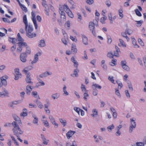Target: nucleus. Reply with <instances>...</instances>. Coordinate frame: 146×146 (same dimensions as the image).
<instances>
[{
    "label": "nucleus",
    "mask_w": 146,
    "mask_h": 146,
    "mask_svg": "<svg viewBox=\"0 0 146 146\" xmlns=\"http://www.w3.org/2000/svg\"><path fill=\"white\" fill-rule=\"evenodd\" d=\"M77 52V49L76 48V45L74 44H72L71 46V52L73 54H76Z\"/></svg>",
    "instance_id": "nucleus-12"
},
{
    "label": "nucleus",
    "mask_w": 146,
    "mask_h": 146,
    "mask_svg": "<svg viewBox=\"0 0 146 146\" xmlns=\"http://www.w3.org/2000/svg\"><path fill=\"white\" fill-rule=\"evenodd\" d=\"M125 33L129 35H130L132 33V31L131 29H125Z\"/></svg>",
    "instance_id": "nucleus-40"
},
{
    "label": "nucleus",
    "mask_w": 146,
    "mask_h": 146,
    "mask_svg": "<svg viewBox=\"0 0 146 146\" xmlns=\"http://www.w3.org/2000/svg\"><path fill=\"white\" fill-rule=\"evenodd\" d=\"M81 89L82 91L83 92H86V89L85 87V86L82 84L81 86Z\"/></svg>",
    "instance_id": "nucleus-51"
},
{
    "label": "nucleus",
    "mask_w": 146,
    "mask_h": 146,
    "mask_svg": "<svg viewBox=\"0 0 146 146\" xmlns=\"http://www.w3.org/2000/svg\"><path fill=\"white\" fill-rule=\"evenodd\" d=\"M26 93L28 95L30 94L32 90V88L31 87V86L29 85H28L26 86Z\"/></svg>",
    "instance_id": "nucleus-18"
},
{
    "label": "nucleus",
    "mask_w": 146,
    "mask_h": 146,
    "mask_svg": "<svg viewBox=\"0 0 146 146\" xmlns=\"http://www.w3.org/2000/svg\"><path fill=\"white\" fill-rule=\"evenodd\" d=\"M70 39L73 41H74V42H77V39L76 38V37H75L72 36H70Z\"/></svg>",
    "instance_id": "nucleus-60"
},
{
    "label": "nucleus",
    "mask_w": 146,
    "mask_h": 146,
    "mask_svg": "<svg viewBox=\"0 0 146 146\" xmlns=\"http://www.w3.org/2000/svg\"><path fill=\"white\" fill-rule=\"evenodd\" d=\"M115 49L116 51H114V55L115 56L118 57L119 56V52L120 51V49L117 46H115Z\"/></svg>",
    "instance_id": "nucleus-22"
},
{
    "label": "nucleus",
    "mask_w": 146,
    "mask_h": 146,
    "mask_svg": "<svg viewBox=\"0 0 146 146\" xmlns=\"http://www.w3.org/2000/svg\"><path fill=\"white\" fill-rule=\"evenodd\" d=\"M108 43V44H110L112 41V40L110 36L109 35H107Z\"/></svg>",
    "instance_id": "nucleus-56"
},
{
    "label": "nucleus",
    "mask_w": 146,
    "mask_h": 146,
    "mask_svg": "<svg viewBox=\"0 0 146 146\" xmlns=\"http://www.w3.org/2000/svg\"><path fill=\"white\" fill-rule=\"evenodd\" d=\"M25 29L26 31V33L30 32H33V29L32 25L30 24L28 25L26 29V26H25Z\"/></svg>",
    "instance_id": "nucleus-14"
},
{
    "label": "nucleus",
    "mask_w": 146,
    "mask_h": 146,
    "mask_svg": "<svg viewBox=\"0 0 146 146\" xmlns=\"http://www.w3.org/2000/svg\"><path fill=\"white\" fill-rule=\"evenodd\" d=\"M25 53H26L27 55L30 54H31V50L30 48L27 46L26 48V51L25 52H24Z\"/></svg>",
    "instance_id": "nucleus-33"
},
{
    "label": "nucleus",
    "mask_w": 146,
    "mask_h": 146,
    "mask_svg": "<svg viewBox=\"0 0 146 146\" xmlns=\"http://www.w3.org/2000/svg\"><path fill=\"white\" fill-rule=\"evenodd\" d=\"M92 87L93 89L97 88L100 89L102 88V86H101L99 85L98 84L94 83H93Z\"/></svg>",
    "instance_id": "nucleus-25"
},
{
    "label": "nucleus",
    "mask_w": 146,
    "mask_h": 146,
    "mask_svg": "<svg viewBox=\"0 0 146 146\" xmlns=\"http://www.w3.org/2000/svg\"><path fill=\"white\" fill-rule=\"evenodd\" d=\"M3 21L5 22L8 23H11L10 21L7 18H2Z\"/></svg>",
    "instance_id": "nucleus-64"
},
{
    "label": "nucleus",
    "mask_w": 146,
    "mask_h": 146,
    "mask_svg": "<svg viewBox=\"0 0 146 146\" xmlns=\"http://www.w3.org/2000/svg\"><path fill=\"white\" fill-rule=\"evenodd\" d=\"M20 6L22 9L25 12L27 11V8L24 5H23L22 4V5H20Z\"/></svg>",
    "instance_id": "nucleus-61"
},
{
    "label": "nucleus",
    "mask_w": 146,
    "mask_h": 146,
    "mask_svg": "<svg viewBox=\"0 0 146 146\" xmlns=\"http://www.w3.org/2000/svg\"><path fill=\"white\" fill-rule=\"evenodd\" d=\"M123 68L125 70L128 71L129 70V68L126 64L122 66Z\"/></svg>",
    "instance_id": "nucleus-45"
},
{
    "label": "nucleus",
    "mask_w": 146,
    "mask_h": 146,
    "mask_svg": "<svg viewBox=\"0 0 146 146\" xmlns=\"http://www.w3.org/2000/svg\"><path fill=\"white\" fill-rule=\"evenodd\" d=\"M132 40L133 44L135 46V47L139 48V46L137 44V42L136 40L134 38H132Z\"/></svg>",
    "instance_id": "nucleus-38"
},
{
    "label": "nucleus",
    "mask_w": 146,
    "mask_h": 146,
    "mask_svg": "<svg viewBox=\"0 0 146 146\" xmlns=\"http://www.w3.org/2000/svg\"><path fill=\"white\" fill-rule=\"evenodd\" d=\"M84 95V99L86 101H87V97L89 96V95L86 92H85L83 94Z\"/></svg>",
    "instance_id": "nucleus-57"
},
{
    "label": "nucleus",
    "mask_w": 146,
    "mask_h": 146,
    "mask_svg": "<svg viewBox=\"0 0 146 146\" xmlns=\"http://www.w3.org/2000/svg\"><path fill=\"white\" fill-rule=\"evenodd\" d=\"M94 23L93 22H90L89 23V28L90 30L92 31L94 36H96V34L95 31Z\"/></svg>",
    "instance_id": "nucleus-4"
},
{
    "label": "nucleus",
    "mask_w": 146,
    "mask_h": 146,
    "mask_svg": "<svg viewBox=\"0 0 146 146\" xmlns=\"http://www.w3.org/2000/svg\"><path fill=\"white\" fill-rule=\"evenodd\" d=\"M84 56L83 57V59L85 60L88 59V56L87 55L86 52L85 50L84 52Z\"/></svg>",
    "instance_id": "nucleus-58"
},
{
    "label": "nucleus",
    "mask_w": 146,
    "mask_h": 146,
    "mask_svg": "<svg viewBox=\"0 0 146 146\" xmlns=\"http://www.w3.org/2000/svg\"><path fill=\"white\" fill-rule=\"evenodd\" d=\"M23 20V22L25 24V26H26V29L28 25L26 15H25L24 16Z\"/></svg>",
    "instance_id": "nucleus-23"
},
{
    "label": "nucleus",
    "mask_w": 146,
    "mask_h": 146,
    "mask_svg": "<svg viewBox=\"0 0 146 146\" xmlns=\"http://www.w3.org/2000/svg\"><path fill=\"white\" fill-rule=\"evenodd\" d=\"M107 56L110 58H112L113 56V55L112 53L109 52L107 54Z\"/></svg>",
    "instance_id": "nucleus-52"
},
{
    "label": "nucleus",
    "mask_w": 146,
    "mask_h": 146,
    "mask_svg": "<svg viewBox=\"0 0 146 146\" xmlns=\"http://www.w3.org/2000/svg\"><path fill=\"white\" fill-rule=\"evenodd\" d=\"M45 85V83L44 82H39L37 83L36 84V87L38 88L39 86H42Z\"/></svg>",
    "instance_id": "nucleus-39"
},
{
    "label": "nucleus",
    "mask_w": 146,
    "mask_h": 146,
    "mask_svg": "<svg viewBox=\"0 0 146 146\" xmlns=\"http://www.w3.org/2000/svg\"><path fill=\"white\" fill-rule=\"evenodd\" d=\"M32 95L33 96H35L36 98H40L39 96L37 95V92L36 91H33L32 93Z\"/></svg>",
    "instance_id": "nucleus-43"
},
{
    "label": "nucleus",
    "mask_w": 146,
    "mask_h": 146,
    "mask_svg": "<svg viewBox=\"0 0 146 146\" xmlns=\"http://www.w3.org/2000/svg\"><path fill=\"white\" fill-rule=\"evenodd\" d=\"M14 118L15 121V122H16L17 124H18V123H21V119L19 117L16 116L14 117Z\"/></svg>",
    "instance_id": "nucleus-37"
},
{
    "label": "nucleus",
    "mask_w": 146,
    "mask_h": 146,
    "mask_svg": "<svg viewBox=\"0 0 146 146\" xmlns=\"http://www.w3.org/2000/svg\"><path fill=\"white\" fill-rule=\"evenodd\" d=\"M8 77L6 75H5L0 78V87L2 86L3 85H6L7 84V81L6 80L7 79Z\"/></svg>",
    "instance_id": "nucleus-3"
},
{
    "label": "nucleus",
    "mask_w": 146,
    "mask_h": 146,
    "mask_svg": "<svg viewBox=\"0 0 146 146\" xmlns=\"http://www.w3.org/2000/svg\"><path fill=\"white\" fill-rule=\"evenodd\" d=\"M49 118L52 124L56 126V128L58 127V124L57 123H56L55 119L53 116L52 115H49Z\"/></svg>",
    "instance_id": "nucleus-8"
},
{
    "label": "nucleus",
    "mask_w": 146,
    "mask_h": 146,
    "mask_svg": "<svg viewBox=\"0 0 146 146\" xmlns=\"http://www.w3.org/2000/svg\"><path fill=\"white\" fill-rule=\"evenodd\" d=\"M33 117L34 118V120H33V123L34 124H37L38 121V118L36 117L35 115H33Z\"/></svg>",
    "instance_id": "nucleus-27"
},
{
    "label": "nucleus",
    "mask_w": 146,
    "mask_h": 146,
    "mask_svg": "<svg viewBox=\"0 0 146 146\" xmlns=\"http://www.w3.org/2000/svg\"><path fill=\"white\" fill-rule=\"evenodd\" d=\"M38 53L35 54L34 56V58L33 61H32L31 62V64H34L36 63L38 60Z\"/></svg>",
    "instance_id": "nucleus-17"
},
{
    "label": "nucleus",
    "mask_w": 146,
    "mask_h": 146,
    "mask_svg": "<svg viewBox=\"0 0 146 146\" xmlns=\"http://www.w3.org/2000/svg\"><path fill=\"white\" fill-rule=\"evenodd\" d=\"M136 146H144V143L143 142H137L136 143Z\"/></svg>",
    "instance_id": "nucleus-47"
},
{
    "label": "nucleus",
    "mask_w": 146,
    "mask_h": 146,
    "mask_svg": "<svg viewBox=\"0 0 146 146\" xmlns=\"http://www.w3.org/2000/svg\"><path fill=\"white\" fill-rule=\"evenodd\" d=\"M22 76L21 74H15V80H18L19 78H21Z\"/></svg>",
    "instance_id": "nucleus-35"
},
{
    "label": "nucleus",
    "mask_w": 146,
    "mask_h": 146,
    "mask_svg": "<svg viewBox=\"0 0 146 146\" xmlns=\"http://www.w3.org/2000/svg\"><path fill=\"white\" fill-rule=\"evenodd\" d=\"M135 21L137 23H136V26L138 27L141 26L143 23V21L142 20L136 21Z\"/></svg>",
    "instance_id": "nucleus-44"
},
{
    "label": "nucleus",
    "mask_w": 146,
    "mask_h": 146,
    "mask_svg": "<svg viewBox=\"0 0 146 146\" xmlns=\"http://www.w3.org/2000/svg\"><path fill=\"white\" fill-rule=\"evenodd\" d=\"M3 91L0 92V98L3 97L5 96H7L9 94V93L7 91L5 88L3 89Z\"/></svg>",
    "instance_id": "nucleus-11"
},
{
    "label": "nucleus",
    "mask_w": 146,
    "mask_h": 146,
    "mask_svg": "<svg viewBox=\"0 0 146 146\" xmlns=\"http://www.w3.org/2000/svg\"><path fill=\"white\" fill-rule=\"evenodd\" d=\"M19 47L17 48V51L18 52H21L22 50L23 47H26L27 46L26 43L25 42H19L17 43Z\"/></svg>",
    "instance_id": "nucleus-2"
},
{
    "label": "nucleus",
    "mask_w": 146,
    "mask_h": 146,
    "mask_svg": "<svg viewBox=\"0 0 146 146\" xmlns=\"http://www.w3.org/2000/svg\"><path fill=\"white\" fill-rule=\"evenodd\" d=\"M59 120L60 122L62 124L64 127L66 125L67 123L65 119L60 118L59 119Z\"/></svg>",
    "instance_id": "nucleus-28"
},
{
    "label": "nucleus",
    "mask_w": 146,
    "mask_h": 146,
    "mask_svg": "<svg viewBox=\"0 0 146 146\" xmlns=\"http://www.w3.org/2000/svg\"><path fill=\"white\" fill-rule=\"evenodd\" d=\"M64 9L65 10L66 12L70 10L68 5H64Z\"/></svg>",
    "instance_id": "nucleus-53"
},
{
    "label": "nucleus",
    "mask_w": 146,
    "mask_h": 146,
    "mask_svg": "<svg viewBox=\"0 0 146 146\" xmlns=\"http://www.w3.org/2000/svg\"><path fill=\"white\" fill-rule=\"evenodd\" d=\"M33 68V66H29L25 68L23 71L25 74H30L28 71L29 70H31Z\"/></svg>",
    "instance_id": "nucleus-13"
},
{
    "label": "nucleus",
    "mask_w": 146,
    "mask_h": 146,
    "mask_svg": "<svg viewBox=\"0 0 146 146\" xmlns=\"http://www.w3.org/2000/svg\"><path fill=\"white\" fill-rule=\"evenodd\" d=\"M117 60L115 59L112 60L111 62L109 63V64L111 66H114L116 64Z\"/></svg>",
    "instance_id": "nucleus-31"
},
{
    "label": "nucleus",
    "mask_w": 146,
    "mask_h": 146,
    "mask_svg": "<svg viewBox=\"0 0 146 146\" xmlns=\"http://www.w3.org/2000/svg\"><path fill=\"white\" fill-rule=\"evenodd\" d=\"M92 112L94 114L96 115H98V112L97 110L96 109H93Z\"/></svg>",
    "instance_id": "nucleus-63"
},
{
    "label": "nucleus",
    "mask_w": 146,
    "mask_h": 146,
    "mask_svg": "<svg viewBox=\"0 0 146 146\" xmlns=\"http://www.w3.org/2000/svg\"><path fill=\"white\" fill-rule=\"evenodd\" d=\"M67 87L65 85H64L63 88V91L64 92L63 94L66 96H68L69 94L68 92L66 90Z\"/></svg>",
    "instance_id": "nucleus-24"
},
{
    "label": "nucleus",
    "mask_w": 146,
    "mask_h": 146,
    "mask_svg": "<svg viewBox=\"0 0 146 146\" xmlns=\"http://www.w3.org/2000/svg\"><path fill=\"white\" fill-rule=\"evenodd\" d=\"M77 15L78 16V21H81L82 19V17L81 16V14L79 13H77Z\"/></svg>",
    "instance_id": "nucleus-55"
},
{
    "label": "nucleus",
    "mask_w": 146,
    "mask_h": 146,
    "mask_svg": "<svg viewBox=\"0 0 146 146\" xmlns=\"http://www.w3.org/2000/svg\"><path fill=\"white\" fill-rule=\"evenodd\" d=\"M71 61L74 63V66L77 68L78 66V63L77 62L75 59L74 57H72Z\"/></svg>",
    "instance_id": "nucleus-26"
},
{
    "label": "nucleus",
    "mask_w": 146,
    "mask_h": 146,
    "mask_svg": "<svg viewBox=\"0 0 146 146\" xmlns=\"http://www.w3.org/2000/svg\"><path fill=\"white\" fill-rule=\"evenodd\" d=\"M13 105H16L17 104H20L21 102V101L20 100L18 101H14L13 102Z\"/></svg>",
    "instance_id": "nucleus-59"
},
{
    "label": "nucleus",
    "mask_w": 146,
    "mask_h": 146,
    "mask_svg": "<svg viewBox=\"0 0 146 146\" xmlns=\"http://www.w3.org/2000/svg\"><path fill=\"white\" fill-rule=\"evenodd\" d=\"M74 109L78 114H79L80 111V109L79 108L77 107H74Z\"/></svg>",
    "instance_id": "nucleus-49"
},
{
    "label": "nucleus",
    "mask_w": 146,
    "mask_h": 146,
    "mask_svg": "<svg viewBox=\"0 0 146 146\" xmlns=\"http://www.w3.org/2000/svg\"><path fill=\"white\" fill-rule=\"evenodd\" d=\"M82 36L83 44L86 45L88 44V39L87 37L83 34L82 35Z\"/></svg>",
    "instance_id": "nucleus-16"
},
{
    "label": "nucleus",
    "mask_w": 146,
    "mask_h": 146,
    "mask_svg": "<svg viewBox=\"0 0 146 146\" xmlns=\"http://www.w3.org/2000/svg\"><path fill=\"white\" fill-rule=\"evenodd\" d=\"M32 32H30L26 33L27 35L29 38H32L35 37L36 36V34L32 33Z\"/></svg>",
    "instance_id": "nucleus-19"
},
{
    "label": "nucleus",
    "mask_w": 146,
    "mask_h": 146,
    "mask_svg": "<svg viewBox=\"0 0 146 146\" xmlns=\"http://www.w3.org/2000/svg\"><path fill=\"white\" fill-rule=\"evenodd\" d=\"M36 102L38 108L40 109H42L43 108V106L42 103L38 101V100H36Z\"/></svg>",
    "instance_id": "nucleus-29"
},
{
    "label": "nucleus",
    "mask_w": 146,
    "mask_h": 146,
    "mask_svg": "<svg viewBox=\"0 0 146 146\" xmlns=\"http://www.w3.org/2000/svg\"><path fill=\"white\" fill-rule=\"evenodd\" d=\"M60 94L58 93L53 94L51 96V98L54 100L58 99L60 97Z\"/></svg>",
    "instance_id": "nucleus-15"
},
{
    "label": "nucleus",
    "mask_w": 146,
    "mask_h": 146,
    "mask_svg": "<svg viewBox=\"0 0 146 146\" xmlns=\"http://www.w3.org/2000/svg\"><path fill=\"white\" fill-rule=\"evenodd\" d=\"M27 56L26 53H21L20 56V60L23 62H25L27 61Z\"/></svg>",
    "instance_id": "nucleus-6"
},
{
    "label": "nucleus",
    "mask_w": 146,
    "mask_h": 146,
    "mask_svg": "<svg viewBox=\"0 0 146 146\" xmlns=\"http://www.w3.org/2000/svg\"><path fill=\"white\" fill-rule=\"evenodd\" d=\"M135 119L134 118H131L130 119L131 125H133L136 127V124L135 120Z\"/></svg>",
    "instance_id": "nucleus-30"
},
{
    "label": "nucleus",
    "mask_w": 146,
    "mask_h": 146,
    "mask_svg": "<svg viewBox=\"0 0 146 146\" xmlns=\"http://www.w3.org/2000/svg\"><path fill=\"white\" fill-rule=\"evenodd\" d=\"M46 46L45 41L44 39H42L40 40L38 46L40 47H43Z\"/></svg>",
    "instance_id": "nucleus-21"
},
{
    "label": "nucleus",
    "mask_w": 146,
    "mask_h": 146,
    "mask_svg": "<svg viewBox=\"0 0 146 146\" xmlns=\"http://www.w3.org/2000/svg\"><path fill=\"white\" fill-rule=\"evenodd\" d=\"M93 94L94 96H96L98 94V91L96 88H94L93 89Z\"/></svg>",
    "instance_id": "nucleus-46"
},
{
    "label": "nucleus",
    "mask_w": 146,
    "mask_h": 146,
    "mask_svg": "<svg viewBox=\"0 0 146 146\" xmlns=\"http://www.w3.org/2000/svg\"><path fill=\"white\" fill-rule=\"evenodd\" d=\"M76 133L74 131L70 130L66 133V136L68 139H70Z\"/></svg>",
    "instance_id": "nucleus-10"
},
{
    "label": "nucleus",
    "mask_w": 146,
    "mask_h": 146,
    "mask_svg": "<svg viewBox=\"0 0 146 146\" xmlns=\"http://www.w3.org/2000/svg\"><path fill=\"white\" fill-rule=\"evenodd\" d=\"M136 127V126L133 125H130L129 128V132L131 133L132 132L133 129H134Z\"/></svg>",
    "instance_id": "nucleus-48"
},
{
    "label": "nucleus",
    "mask_w": 146,
    "mask_h": 146,
    "mask_svg": "<svg viewBox=\"0 0 146 146\" xmlns=\"http://www.w3.org/2000/svg\"><path fill=\"white\" fill-rule=\"evenodd\" d=\"M9 41L13 43V44H15L16 42V40H17V39L15 38H11L9 37Z\"/></svg>",
    "instance_id": "nucleus-36"
},
{
    "label": "nucleus",
    "mask_w": 146,
    "mask_h": 146,
    "mask_svg": "<svg viewBox=\"0 0 146 146\" xmlns=\"http://www.w3.org/2000/svg\"><path fill=\"white\" fill-rule=\"evenodd\" d=\"M79 71V70L78 69L74 70V74H71V76L73 77H78V72Z\"/></svg>",
    "instance_id": "nucleus-20"
},
{
    "label": "nucleus",
    "mask_w": 146,
    "mask_h": 146,
    "mask_svg": "<svg viewBox=\"0 0 146 146\" xmlns=\"http://www.w3.org/2000/svg\"><path fill=\"white\" fill-rule=\"evenodd\" d=\"M25 74L26 75V78L25 79L26 82L28 84H33V82L31 81L32 78L31 77L30 74Z\"/></svg>",
    "instance_id": "nucleus-7"
},
{
    "label": "nucleus",
    "mask_w": 146,
    "mask_h": 146,
    "mask_svg": "<svg viewBox=\"0 0 146 146\" xmlns=\"http://www.w3.org/2000/svg\"><path fill=\"white\" fill-rule=\"evenodd\" d=\"M52 74V73L51 72L46 71L40 74L39 75V77L41 78H43L46 77L48 75H51Z\"/></svg>",
    "instance_id": "nucleus-9"
},
{
    "label": "nucleus",
    "mask_w": 146,
    "mask_h": 146,
    "mask_svg": "<svg viewBox=\"0 0 146 146\" xmlns=\"http://www.w3.org/2000/svg\"><path fill=\"white\" fill-rule=\"evenodd\" d=\"M86 3L89 5L92 4L94 2L93 0H86Z\"/></svg>",
    "instance_id": "nucleus-62"
},
{
    "label": "nucleus",
    "mask_w": 146,
    "mask_h": 146,
    "mask_svg": "<svg viewBox=\"0 0 146 146\" xmlns=\"http://www.w3.org/2000/svg\"><path fill=\"white\" fill-rule=\"evenodd\" d=\"M66 13L68 14V16L72 18L74 16L73 15L72 13V12L70 11V10H69V11H68L66 12Z\"/></svg>",
    "instance_id": "nucleus-42"
},
{
    "label": "nucleus",
    "mask_w": 146,
    "mask_h": 146,
    "mask_svg": "<svg viewBox=\"0 0 146 146\" xmlns=\"http://www.w3.org/2000/svg\"><path fill=\"white\" fill-rule=\"evenodd\" d=\"M42 121L45 126L48 127H49V123L46 119H42Z\"/></svg>",
    "instance_id": "nucleus-32"
},
{
    "label": "nucleus",
    "mask_w": 146,
    "mask_h": 146,
    "mask_svg": "<svg viewBox=\"0 0 146 146\" xmlns=\"http://www.w3.org/2000/svg\"><path fill=\"white\" fill-rule=\"evenodd\" d=\"M119 41L120 42V44H119V46H123L125 47L126 46L124 42L122 39H119Z\"/></svg>",
    "instance_id": "nucleus-34"
},
{
    "label": "nucleus",
    "mask_w": 146,
    "mask_h": 146,
    "mask_svg": "<svg viewBox=\"0 0 146 146\" xmlns=\"http://www.w3.org/2000/svg\"><path fill=\"white\" fill-rule=\"evenodd\" d=\"M135 12L137 16L141 17V16L142 15L140 12L139 11L138 9H136L135 10Z\"/></svg>",
    "instance_id": "nucleus-50"
},
{
    "label": "nucleus",
    "mask_w": 146,
    "mask_h": 146,
    "mask_svg": "<svg viewBox=\"0 0 146 146\" xmlns=\"http://www.w3.org/2000/svg\"><path fill=\"white\" fill-rule=\"evenodd\" d=\"M12 124L13 127L12 130L14 134L17 137L23 133V131L21 129L18 124L16 122H13Z\"/></svg>",
    "instance_id": "nucleus-1"
},
{
    "label": "nucleus",
    "mask_w": 146,
    "mask_h": 146,
    "mask_svg": "<svg viewBox=\"0 0 146 146\" xmlns=\"http://www.w3.org/2000/svg\"><path fill=\"white\" fill-rule=\"evenodd\" d=\"M31 15L32 16V20L35 29H36L38 28V26L36 23V21L35 17L36 14L33 12H31Z\"/></svg>",
    "instance_id": "nucleus-5"
},
{
    "label": "nucleus",
    "mask_w": 146,
    "mask_h": 146,
    "mask_svg": "<svg viewBox=\"0 0 146 146\" xmlns=\"http://www.w3.org/2000/svg\"><path fill=\"white\" fill-rule=\"evenodd\" d=\"M106 4L107 6L109 7L111 6V3L110 0H107L106 2Z\"/></svg>",
    "instance_id": "nucleus-54"
},
{
    "label": "nucleus",
    "mask_w": 146,
    "mask_h": 146,
    "mask_svg": "<svg viewBox=\"0 0 146 146\" xmlns=\"http://www.w3.org/2000/svg\"><path fill=\"white\" fill-rule=\"evenodd\" d=\"M128 86L129 88V89L131 90V91L133 90V88L132 86V84L131 82L130 81H129L127 82Z\"/></svg>",
    "instance_id": "nucleus-41"
}]
</instances>
